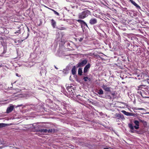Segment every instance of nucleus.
I'll list each match as a JSON object with an SVG mask.
<instances>
[{
	"mask_svg": "<svg viewBox=\"0 0 149 149\" xmlns=\"http://www.w3.org/2000/svg\"><path fill=\"white\" fill-rule=\"evenodd\" d=\"M74 63H70L65 69H63V73H68L69 70L72 68V74H74Z\"/></svg>",
	"mask_w": 149,
	"mask_h": 149,
	"instance_id": "1",
	"label": "nucleus"
},
{
	"mask_svg": "<svg viewBox=\"0 0 149 149\" xmlns=\"http://www.w3.org/2000/svg\"><path fill=\"white\" fill-rule=\"evenodd\" d=\"M91 12L88 10H85L81 13H79L78 15L79 18L83 19L88 17L90 14Z\"/></svg>",
	"mask_w": 149,
	"mask_h": 149,
	"instance_id": "2",
	"label": "nucleus"
},
{
	"mask_svg": "<svg viewBox=\"0 0 149 149\" xmlns=\"http://www.w3.org/2000/svg\"><path fill=\"white\" fill-rule=\"evenodd\" d=\"M134 123L136 125L134 126H133L132 124L129 123L128 124V127L131 130H133L134 128L136 130H138L139 128V122L137 120H135L134 121Z\"/></svg>",
	"mask_w": 149,
	"mask_h": 149,
	"instance_id": "3",
	"label": "nucleus"
},
{
	"mask_svg": "<svg viewBox=\"0 0 149 149\" xmlns=\"http://www.w3.org/2000/svg\"><path fill=\"white\" fill-rule=\"evenodd\" d=\"M97 20L96 18H91L89 21V23L91 25H94L97 24Z\"/></svg>",
	"mask_w": 149,
	"mask_h": 149,
	"instance_id": "4",
	"label": "nucleus"
},
{
	"mask_svg": "<svg viewBox=\"0 0 149 149\" xmlns=\"http://www.w3.org/2000/svg\"><path fill=\"white\" fill-rule=\"evenodd\" d=\"M67 89L68 91L70 92V93L72 95H74V88L72 86H68Z\"/></svg>",
	"mask_w": 149,
	"mask_h": 149,
	"instance_id": "5",
	"label": "nucleus"
},
{
	"mask_svg": "<svg viewBox=\"0 0 149 149\" xmlns=\"http://www.w3.org/2000/svg\"><path fill=\"white\" fill-rule=\"evenodd\" d=\"M14 109L13 105L12 104H10L9 106L7 108L6 113H10L13 111Z\"/></svg>",
	"mask_w": 149,
	"mask_h": 149,
	"instance_id": "6",
	"label": "nucleus"
},
{
	"mask_svg": "<svg viewBox=\"0 0 149 149\" xmlns=\"http://www.w3.org/2000/svg\"><path fill=\"white\" fill-rule=\"evenodd\" d=\"M87 63V61L86 59L84 60L81 62H79L77 65V67H79L83 66L85 65Z\"/></svg>",
	"mask_w": 149,
	"mask_h": 149,
	"instance_id": "7",
	"label": "nucleus"
},
{
	"mask_svg": "<svg viewBox=\"0 0 149 149\" xmlns=\"http://www.w3.org/2000/svg\"><path fill=\"white\" fill-rule=\"evenodd\" d=\"M78 22L80 23L81 25V27H82V25H83L84 26H86L87 27H88V25L83 20L81 19L76 20Z\"/></svg>",
	"mask_w": 149,
	"mask_h": 149,
	"instance_id": "8",
	"label": "nucleus"
},
{
	"mask_svg": "<svg viewBox=\"0 0 149 149\" xmlns=\"http://www.w3.org/2000/svg\"><path fill=\"white\" fill-rule=\"evenodd\" d=\"M102 87L105 91L108 92L111 91L110 88L107 87L106 85L104 84L102 86Z\"/></svg>",
	"mask_w": 149,
	"mask_h": 149,
	"instance_id": "9",
	"label": "nucleus"
},
{
	"mask_svg": "<svg viewBox=\"0 0 149 149\" xmlns=\"http://www.w3.org/2000/svg\"><path fill=\"white\" fill-rule=\"evenodd\" d=\"M90 64H88L87 65H86L84 68V73H86V72L88 69L90 68Z\"/></svg>",
	"mask_w": 149,
	"mask_h": 149,
	"instance_id": "10",
	"label": "nucleus"
},
{
	"mask_svg": "<svg viewBox=\"0 0 149 149\" xmlns=\"http://www.w3.org/2000/svg\"><path fill=\"white\" fill-rule=\"evenodd\" d=\"M51 24L53 27L54 28L55 27V26L56 25V22L53 19H52L51 20Z\"/></svg>",
	"mask_w": 149,
	"mask_h": 149,
	"instance_id": "11",
	"label": "nucleus"
},
{
	"mask_svg": "<svg viewBox=\"0 0 149 149\" xmlns=\"http://www.w3.org/2000/svg\"><path fill=\"white\" fill-rule=\"evenodd\" d=\"M47 130L46 129H42L39 130L38 131L40 133H46L47 132Z\"/></svg>",
	"mask_w": 149,
	"mask_h": 149,
	"instance_id": "12",
	"label": "nucleus"
},
{
	"mask_svg": "<svg viewBox=\"0 0 149 149\" xmlns=\"http://www.w3.org/2000/svg\"><path fill=\"white\" fill-rule=\"evenodd\" d=\"M134 6H135L136 8L138 9H140V6L138 5L137 3H136L134 1H133L132 3Z\"/></svg>",
	"mask_w": 149,
	"mask_h": 149,
	"instance_id": "13",
	"label": "nucleus"
},
{
	"mask_svg": "<svg viewBox=\"0 0 149 149\" xmlns=\"http://www.w3.org/2000/svg\"><path fill=\"white\" fill-rule=\"evenodd\" d=\"M17 29H18L17 31H15V34L18 33V34L20 33H21V28L19 26L17 27Z\"/></svg>",
	"mask_w": 149,
	"mask_h": 149,
	"instance_id": "14",
	"label": "nucleus"
},
{
	"mask_svg": "<svg viewBox=\"0 0 149 149\" xmlns=\"http://www.w3.org/2000/svg\"><path fill=\"white\" fill-rule=\"evenodd\" d=\"M46 71L45 69H42L41 71H40V73L43 74H46Z\"/></svg>",
	"mask_w": 149,
	"mask_h": 149,
	"instance_id": "15",
	"label": "nucleus"
},
{
	"mask_svg": "<svg viewBox=\"0 0 149 149\" xmlns=\"http://www.w3.org/2000/svg\"><path fill=\"white\" fill-rule=\"evenodd\" d=\"M97 93L99 95H102L103 94L104 92L102 89H100L97 91Z\"/></svg>",
	"mask_w": 149,
	"mask_h": 149,
	"instance_id": "16",
	"label": "nucleus"
},
{
	"mask_svg": "<svg viewBox=\"0 0 149 149\" xmlns=\"http://www.w3.org/2000/svg\"><path fill=\"white\" fill-rule=\"evenodd\" d=\"M122 112L124 114L126 115L129 116H130L131 115V113H130L127 112L125 111H123Z\"/></svg>",
	"mask_w": 149,
	"mask_h": 149,
	"instance_id": "17",
	"label": "nucleus"
},
{
	"mask_svg": "<svg viewBox=\"0 0 149 149\" xmlns=\"http://www.w3.org/2000/svg\"><path fill=\"white\" fill-rule=\"evenodd\" d=\"M137 77L138 78V79H141V78H140V77H143V78L145 76L146 77H147V75H137Z\"/></svg>",
	"mask_w": 149,
	"mask_h": 149,
	"instance_id": "18",
	"label": "nucleus"
},
{
	"mask_svg": "<svg viewBox=\"0 0 149 149\" xmlns=\"http://www.w3.org/2000/svg\"><path fill=\"white\" fill-rule=\"evenodd\" d=\"M82 68H79L78 70V74H82Z\"/></svg>",
	"mask_w": 149,
	"mask_h": 149,
	"instance_id": "19",
	"label": "nucleus"
},
{
	"mask_svg": "<svg viewBox=\"0 0 149 149\" xmlns=\"http://www.w3.org/2000/svg\"><path fill=\"white\" fill-rule=\"evenodd\" d=\"M120 9L123 10L124 11H128V10H127V8L126 7H123L122 6L120 7Z\"/></svg>",
	"mask_w": 149,
	"mask_h": 149,
	"instance_id": "20",
	"label": "nucleus"
},
{
	"mask_svg": "<svg viewBox=\"0 0 149 149\" xmlns=\"http://www.w3.org/2000/svg\"><path fill=\"white\" fill-rule=\"evenodd\" d=\"M84 79L85 81H90V79L88 78L87 77H85L84 78Z\"/></svg>",
	"mask_w": 149,
	"mask_h": 149,
	"instance_id": "21",
	"label": "nucleus"
},
{
	"mask_svg": "<svg viewBox=\"0 0 149 149\" xmlns=\"http://www.w3.org/2000/svg\"><path fill=\"white\" fill-rule=\"evenodd\" d=\"M51 9V10H52V11H53L54 12L55 14L57 15L58 16L59 15V14L58 12H56V11H55L53 9Z\"/></svg>",
	"mask_w": 149,
	"mask_h": 149,
	"instance_id": "22",
	"label": "nucleus"
},
{
	"mask_svg": "<svg viewBox=\"0 0 149 149\" xmlns=\"http://www.w3.org/2000/svg\"><path fill=\"white\" fill-rule=\"evenodd\" d=\"M74 77V75H72H72H71L70 77V79L71 81H74V79H73L72 77Z\"/></svg>",
	"mask_w": 149,
	"mask_h": 149,
	"instance_id": "23",
	"label": "nucleus"
},
{
	"mask_svg": "<svg viewBox=\"0 0 149 149\" xmlns=\"http://www.w3.org/2000/svg\"><path fill=\"white\" fill-rule=\"evenodd\" d=\"M117 117H118L119 118H123V115H121L120 114H118L117 116Z\"/></svg>",
	"mask_w": 149,
	"mask_h": 149,
	"instance_id": "24",
	"label": "nucleus"
},
{
	"mask_svg": "<svg viewBox=\"0 0 149 149\" xmlns=\"http://www.w3.org/2000/svg\"><path fill=\"white\" fill-rule=\"evenodd\" d=\"M83 38H80V39H79V38H75V40H79L80 42H81L82 41V40H83Z\"/></svg>",
	"mask_w": 149,
	"mask_h": 149,
	"instance_id": "25",
	"label": "nucleus"
},
{
	"mask_svg": "<svg viewBox=\"0 0 149 149\" xmlns=\"http://www.w3.org/2000/svg\"><path fill=\"white\" fill-rule=\"evenodd\" d=\"M53 131L52 129H49L48 130H47V132L48 133H52Z\"/></svg>",
	"mask_w": 149,
	"mask_h": 149,
	"instance_id": "26",
	"label": "nucleus"
},
{
	"mask_svg": "<svg viewBox=\"0 0 149 149\" xmlns=\"http://www.w3.org/2000/svg\"><path fill=\"white\" fill-rule=\"evenodd\" d=\"M138 110H142L144 111H146V109L144 108H139L137 109Z\"/></svg>",
	"mask_w": 149,
	"mask_h": 149,
	"instance_id": "27",
	"label": "nucleus"
},
{
	"mask_svg": "<svg viewBox=\"0 0 149 149\" xmlns=\"http://www.w3.org/2000/svg\"><path fill=\"white\" fill-rule=\"evenodd\" d=\"M6 52V48L4 47L3 48V51L2 53L3 54H5Z\"/></svg>",
	"mask_w": 149,
	"mask_h": 149,
	"instance_id": "28",
	"label": "nucleus"
},
{
	"mask_svg": "<svg viewBox=\"0 0 149 149\" xmlns=\"http://www.w3.org/2000/svg\"><path fill=\"white\" fill-rule=\"evenodd\" d=\"M139 120L141 122L143 123H146V122L144 120H142L140 119H139Z\"/></svg>",
	"mask_w": 149,
	"mask_h": 149,
	"instance_id": "29",
	"label": "nucleus"
},
{
	"mask_svg": "<svg viewBox=\"0 0 149 149\" xmlns=\"http://www.w3.org/2000/svg\"><path fill=\"white\" fill-rule=\"evenodd\" d=\"M16 52H17V54L18 55L19 54V53H18V52H19V49H16Z\"/></svg>",
	"mask_w": 149,
	"mask_h": 149,
	"instance_id": "30",
	"label": "nucleus"
},
{
	"mask_svg": "<svg viewBox=\"0 0 149 149\" xmlns=\"http://www.w3.org/2000/svg\"><path fill=\"white\" fill-rule=\"evenodd\" d=\"M147 72H142V74H143V75H144V74H147L148 73H146Z\"/></svg>",
	"mask_w": 149,
	"mask_h": 149,
	"instance_id": "31",
	"label": "nucleus"
},
{
	"mask_svg": "<svg viewBox=\"0 0 149 149\" xmlns=\"http://www.w3.org/2000/svg\"><path fill=\"white\" fill-rule=\"evenodd\" d=\"M146 81H147L148 83L149 84V79H147Z\"/></svg>",
	"mask_w": 149,
	"mask_h": 149,
	"instance_id": "32",
	"label": "nucleus"
},
{
	"mask_svg": "<svg viewBox=\"0 0 149 149\" xmlns=\"http://www.w3.org/2000/svg\"><path fill=\"white\" fill-rule=\"evenodd\" d=\"M133 16H135L137 15L134 12H133Z\"/></svg>",
	"mask_w": 149,
	"mask_h": 149,
	"instance_id": "33",
	"label": "nucleus"
},
{
	"mask_svg": "<svg viewBox=\"0 0 149 149\" xmlns=\"http://www.w3.org/2000/svg\"><path fill=\"white\" fill-rule=\"evenodd\" d=\"M3 123H1V124L0 123V128L3 127Z\"/></svg>",
	"mask_w": 149,
	"mask_h": 149,
	"instance_id": "34",
	"label": "nucleus"
},
{
	"mask_svg": "<svg viewBox=\"0 0 149 149\" xmlns=\"http://www.w3.org/2000/svg\"><path fill=\"white\" fill-rule=\"evenodd\" d=\"M131 132H132V133H134V130H131Z\"/></svg>",
	"mask_w": 149,
	"mask_h": 149,
	"instance_id": "35",
	"label": "nucleus"
},
{
	"mask_svg": "<svg viewBox=\"0 0 149 149\" xmlns=\"http://www.w3.org/2000/svg\"><path fill=\"white\" fill-rule=\"evenodd\" d=\"M3 38L2 37L0 36V40H3Z\"/></svg>",
	"mask_w": 149,
	"mask_h": 149,
	"instance_id": "36",
	"label": "nucleus"
},
{
	"mask_svg": "<svg viewBox=\"0 0 149 149\" xmlns=\"http://www.w3.org/2000/svg\"><path fill=\"white\" fill-rule=\"evenodd\" d=\"M72 56H71V57L73 58H74V55L72 54L71 55Z\"/></svg>",
	"mask_w": 149,
	"mask_h": 149,
	"instance_id": "37",
	"label": "nucleus"
},
{
	"mask_svg": "<svg viewBox=\"0 0 149 149\" xmlns=\"http://www.w3.org/2000/svg\"><path fill=\"white\" fill-rule=\"evenodd\" d=\"M131 2V3H133V2L134 1L133 0H129Z\"/></svg>",
	"mask_w": 149,
	"mask_h": 149,
	"instance_id": "38",
	"label": "nucleus"
},
{
	"mask_svg": "<svg viewBox=\"0 0 149 149\" xmlns=\"http://www.w3.org/2000/svg\"><path fill=\"white\" fill-rule=\"evenodd\" d=\"M145 113L146 114H149V112H147Z\"/></svg>",
	"mask_w": 149,
	"mask_h": 149,
	"instance_id": "39",
	"label": "nucleus"
},
{
	"mask_svg": "<svg viewBox=\"0 0 149 149\" xmlns=\"http://www.w3.org/2000/svg\"><path fill=\"white\" fill-rule=\"evenodd\" d=\"M54 67H55V68L56 69H58V68H57L56 66H54Z\"/></svg>",
	"mask_w": 149,
	"mask_h": 149,
	"instance_id": "40",
	"label": "nucleus"
},
{
	"mask_svg": "<svg viewBox=\"0 0 149 149\" xmlns=\"http://www.w3.org/2000/svg\"><path fill=\"white\" fill-rule=\"evenodd\" d=\"M62 29H65V28H62Z\"/></svg>",
	"mask_w": 149,
	"mask_h": 149,
	"instance_id": "41",
	"label": "nucleus"
},
{
	"mask_svg": "<svg viewBox=\"0 0 149 149\" xmlns=\"http://www.w3.org/2000/svg\"><path fill=\"white\" fill-rule=\"evenodd\" d=\"M104 149H109L107 148H104Z\"/></svg>",
	"mask_w": 149,
	"mask_h": 149,
	"instance_id": "42",
	"label": "nucleus"
},
{
	"mask_svg": "<svg viewBox=\"0 0 149 149\" xmlns=\"http://www.w3.org/2000/svg\"><path fill=\"white\" fill-rule=\"evenodd\" d=\"M29 33H28L27 36V38H27L28 37V36H29Z\"/></svg>",
	"mask_w": 149,
	"mask_h": 149,
	"instance_id": "43",
	"label": "nucleus"
},
{
	"mask_svg": "<svg viewBox=\"0 0 149 149\" xmlns=\"http://www.w3.org/2000/svg\"><path fill=\"white\" fill-rule=\"evenodd\" d=\"M65 9H66V10H67V8H66V7H65Z\"/></svg>",
	"mask_w": 149,
	"mask_h": 149,
	"instance_id": "44",
	"label": "nucleus"
},
{
	"mask_svg": "<svg viewBox=\"0 0 149 149\" xmlns=\"http://www.w3.org/2000/svg\"><path fill=\"white\" fill-rule=\"evenodd\" d=\"M28 31H29V28H28Z\"/></svg>",
	"mask_w": 149,
	"mask_h": 149,
	"instance_id": "45",
	"label": "nucleus"
},
{
	"mask_svg": "<svg viewBox=\"0 0 149 149\" xmlns=\"http://www.w3.org/2000/svg\"><path fill=\"white\" fill-rule=\"evenodd\" d=\"M16 75L18 77H19V76H18V75Z\"/></svg>",
	"mask_w": 149,
	"mask_h": 149,
	"instance_id": "46",
	"label": "nucleus"
},
{
	"mask_svg": "<svg viewBox=\"0 0 149 149\" xmlns=\"http://www.w3.org/2000/svg\"><path fill=\"white\" fill-rule=\"evenodd\" d=\"M75 74H76V71H75Z\"/></svg>",
	"mask_w": 149,
	"mask_h": 149,
	"instance_id": "47",
	"label": "nucleus"
},
{
	"mask_svg": "<svg viewBox=\"0 0 149 149\" xmlns=\"http://www.w3.org/2000/svg\"><path fill=\"white\" fill-rule=\"evenodd\" d=\"M69 45H70V43H68V45H69Z\"/></svg>",
	"mask_w": 149,
	"mask_h": 149,
	"instance_id": "48",
	"label": "nucleus"
},
{
	"mask_svg": "<svg viewBox=\"0 0 149 149\" xmlns=\"http://www.w3.org/2000/svg\"><path fill=\"white\" fill-rule=\"evenodd\" d=\"M16 74L17 75V74H18L17 73H16Z\"/></svg>",
	"mask_w": 149,
	"mask_h": 149,
	"instance_id": "49",
	"label": "nucleus"
},
{
	"mask_svg": "<svg viewBox=\"0 0 149 149\" xmlns=\"http://www.w3.org/2000/svg\"><path fill=\"white\" fill-rule=\"evenodd\" d=\"M76 54H75V56H76Z\"/></svg>",
	"mask_w": 149,
	"mask_h": 149,
	"instance_id": "50",
	"label": "nucleus"
},
{
	"mask_svg": "<svg viewBox=\"0 0 149 149\" xmlns=\"http://www.w3.org/2000/svg\"><path fill=\"white\" fill-rule=\"evenodd\" d=\"M76 7H77V6H76Z\"/></svg>",
	"mask_w": 149,
	"mask_h": 149,
	"instance_id": "51",
	"label": "nucleus"
}]
</instances>
